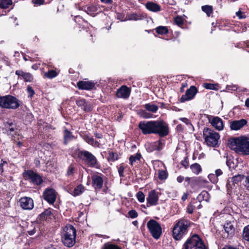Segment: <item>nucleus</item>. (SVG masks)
Segmentation results:
<instances>
[{
	"label": "nucleus",
	"instance_id": "nucleus-38",
	"mask_svg": "<svg viewBox=\"0 0 249 249\" xmlns=\"http://www.w3.org/2000/svg\"><path fill=\"white\" fill-rule=\"evenodd\" d=\"M141 155L140 154L137 153L136 155L131 156L129 158L130 163L133 165L135 162H136L140 160Z\"/></svg>",
	"mask_w": 249,
	"mask_h": 249
},
{
	"label": "nucleus",
	"instance_id": "nucleus-54",
	"mask_svg": "<svg viewBox=\"0 0 249 249\" xmlns=\"http://www.w3.org/2000/svg\"><path fill=\"white\" fill-rule=\"evenodd\" d=\"M226 89L229 91H236L238 89V87L236 85H229Z\"/></svg>",
	"mask_w": 249,
	"mask_h": 249
},
{
	"label": "nucleus",
	"instance_id": "nucleus-55",
	"mask_svg": "<svg viewBox=\"0 0 249 249\" xmlns=\"http://www.w3.org/2000/svg\"><path fill=\"white\" fill-rule=\"evenodd\" d=\"M27 90L28 93V96L30 97H32L35 94V92L31 87L28 86Z\"/></svg>",
	"mask_w": 249,
	"mask_h": 249
},
{
	"label": "nucleus",
	"instance_id": "nucleus-60",
	"mask_svg": "<svg viewBox=\"0 0 249 249\" xmlns=\"http://www.w3.org/2000/svg\"><path fill=\"white\" fill-rule=\"evenodd\" d=\"M223 174V172L222 171V170L220 169H216L215 171V176L216 177V178H217L218 177L221 176V175H222Z\"/></svg>",
	"mask_w": 249,
	"mask_h": 249
},
{
	"label": "nucleus",
	"instance_id": "nucleus-23",
	"mask_svg": "<svg viewBox=\"0 0 249 249\" xmlns=\"http://www.w3.org/2000/svg\"><path fill=\"white\" fill-rule=\"evenodd\" d=\"M146 8L153 12H158L161 10V6L158 3L152 1H148L145 4Z\"/></svg>",
	"mask_w": 249,
	"mask_h": 249
},
{
	"label": "nucleus",
	"instance_id": "nucleus-11",
	"mask_svg": "<svg viewBox=\"0 0 249 249\" xmlns=\"http://www.w3.org/2000/svg\"><path fill=\"white\" fill-rule=\"evenodd\" d=\"M153 123L154 121H141L138 127L143 135L153 134Z\"/></svg>",
	"mask_w": 249,
	"mask_h": 249
},
{
	"label": "nucleus",
	"instance_id": "nucleus-15",
	"mask_svg": "<svg viewBox=\"0 0 249 249\" xmlns=\"http://www.w3.org/2000/svg\"><path fill=\"white\" fill-rule=\"evenodd\" d=\"M197 92V89L195 86H191L189 89H188L185 94L183 95L180 99V102H185L187 101L192 99Z\"/></svg>",
	"mask_w": 249,
	"mask_h": 249
},
{
	"label": "nucleus",
	"instance_id": "nucleus-7",
	"mask_svg": "<svg viewBox=\"0 0 249 249\" xmlns=\"http://www.w3.org/2000/svg\"><path fill=\"white\" fill-rule=\"evenodd\" d=\"M169 133L167 124L162 120L154 121L153 134H158L160 137H164Z\"/></svg>",
	"mask_w": 249,
	"mask_h": 249
},
{
	"label": "nucleus",
	"instance_id": "nucleus-39",
	"mask_svg": "<svg viewBox=\"0 0 249 249\" xmlns=\"http://www.w3.org/2000/svg\"><path fill=\"white\" fill-rule=\"evenodd\" d=\"M202 10L210 17L213 12V7L210 5H204L201 7Z\"/></svg>",
	"mask_w": 249,
	"mask_h": 249
},
{
	"label": "nucleus",
	"instance_id": "nucleus-33",
	"mask_svg": "<svg viewBox=\"0 0 249 249\" xmlns=\"http://www.w3.org/2000/svg\"><path fill=\"white\" fill-rule=\"evenodd\" d=\"M73 138L71 133L67 129H65L64 134V143L67 144L68 142L71 141Z\"/></svg>",
	"mask_w": 249,
	"mask_h": 249
},
{
	"label": "nucleus",
	"instance_id": "nucleus-19",
	"mask_svg": "<svg viewBox=\"0 0 249 249\" xmlns=\"http://www.w3.org/2000/svg\"><path fill=\"white\" fill-rule=\"evenodd\" d=\"M131 89L126 86H122L116 91V96L118 98L127 99L130 94Z\"/></svg>",
	"mask_w": 249,
	"mask_h": 249
},
{
	"label": "nucleus",
	"instance_id": "nucleus-52",
	"mask_svg": "<svg viewBox=\"0 0 249 249\" xmlns=\"http://www.w3.org/2000/svg\"><path fill=\"white\" fill-rule=\"evenodd\" d=\"M74 167L72 165H71L68 168L67 173V175L69 176L73 175L74 172Z\"/></svg>",
	"mask_w": 249,
	"mask_h": 249
},
{
	"label": "nucleus",
	"instance_id": "nucleus-27",
	"mask_svg": "<svg viewBox=\"0 0 249 249\" xmlns=\"http://www.w3.org/2000/svg\"><path fill=\"white\" fill-rule=\"evenodd\" d=\"M210 199V195L206 191H203L200 194L198 195L197 197V199L199 202L205 200L208 201Z\"/></svg>",
	"mask_w": 249,
	"mask_h": 249
},
{
	"label": "nucleus",
	"instance_id": "nucleus-4",
	"mask_svg": "<svg viewBox=\"0 0 249 249\" xmlns=\"http://www.w3.org/2000/svg\"><path fill=\"white\" fill-rule=\"evenodd\" d=\"M183 249H207L201 239L196 234L188 238L183 245Z\"/></svg>",
	"mask_w": 249,
	"mask_h": 249
},
{
	"label": "nucleus",
	"instance_id": "nucleus-18",
	"mask_svg": "<svg viewBox=\"0 0 249 249\" xmlns=\"http://www.w3.org/2000/svg\"><path fill=\"white\" fill-rule=\"evenodd\" d=\"M247 124L246 119H242L239 120H234L230 123V127L232 130H238Z\"/></svg>",
	"mask_w": 249,
	"mask_h": 249
},
{
	"label": "nucleus",
	"instance_id": "nucleus-21",
	"mask_svg": "<svg viewBox=\"0 0 249 249\" xmlns=\"http://www.w3.org/2000/svg\"><path fill=\"white\" fill-rule=\"evenodd\" d=\"M76 104L85 112H89L92 109L91 105L87 102L86 100L84 98H79L76 101Z\"/></svg>",
	"mask_w": 249,
	"mask_h": 249
},
{
	"label": "nucleus",
	"instance_id": "nucleus-24",
	"mask_svg": "<svg viewBox=\"0 0 249 249\" xmlns=\"http://www.w3.org/2000/svg\"><path fill=\"white\" fill-rule=\"evenodd\" d=\"M83 138L84 141L89 144L95 147H99L100 143L98 141H95L93 137L88 135H85L83 136Z\"/></svg>",
	"mask_w": 249,
	"mask_h": 249
},
{
	"label": "nucleus",
	"instance_id": "nucleus-30",
	"mask_svg": "<svg viewBox=\"0 0 249 249\" xmlns=\"http://www.w3.org/2000/svg\"><path fill=\"white\" fill-rule=\"evenodd\" d=\"M190 169L193 173L196 175L199 174L202 171L201 166L197 163L192 164L190 166Z\"/></svg>",
	"mask_w": 249,
	"mask_h": 249
},
{
	"label": "nucleus",
	"instance_id": "nucleus-2",
	"mask_svg": "<svg viewBox=\"0 0 249 249\" xmlns=\"http://www.w3.org/2000/svg\"><path fill=\"white\" fill-rule=\"evenodd\" d=\"M76 230L70 224L67 225L62 232L61 240L63 244L68 247H72L75 243Z\"/></svg>",
	"mask_w": 249,
	"mask_h": 249
},
{
	"label": "nucleus",
	"instance_id": "nucleus-34",
	"mask_svg": "<svg viewBox=\"0 0 249 249\" xmlns=\"http://www.w3.org/2000/svg\"><path fill=\"white\" fill-rule=\"evenodd\" d=\"M85 190V188L82 185H79L76 187L73 191L72 195L74 196H78L83 193Z\"/></svg>",
	"mask_w": 249,
	"mask_h": 249
},
{
	"label": "nucleus",
	"instance_id": "nucleus-53",
	"mask_svg": "<svg viewBox=\"0 0 249 249\" xmlns=\"http://www.w3.org/2000/svg\"><path fill=\"white\" fill-rule=\"evenodd\" d=\"M128 19L129 20H138L140 19V16L136 14H132L129 16Z\"/></svg>",
	"mask_w": 249,
	"mask_h": 249
},
{
	"label": "nucleus",
	"instance_id": "nucleus-8",
	"mask_svg": "<svg viewBox=\"0 0 249 249\" xmlns=\"http://www.w3.org/2000/svg\"><path fill=\"white\" fill-rule=\"evenodd\" d=\"M79 157L90 167H97V160L96 157L88 151H82L79 153Z\"/></svg>",
	"mask_w": 249,
	"mask_h": 249
},
{
	"label": "nucleus",
	"instance_id": "nucleus-31",
	"mask_svg": "<svg viewBox=\"0 0 249 249\" xmlns=\"http://www.w3.org/2000/svg\"><path fill=\"white\" fill-rule=\"evenodd\" d=\"M164 144L163 141L160 140L153 142L152 145L154 150H160L163 148Z\"/></svg>",
	"mask_w": 249,
	"mask_h": 249
},
{
	"label": "nucleus",
	"instance_id": "nucleus-37",
	"mask_svg": "<svg viewBox=\"0 0 249 249\" xmlns=\"http://www.w3.org/2000/svg\"><path fill=\"white\" fill-rule=\"evenodd\" d=\"M12 4L11 0H0V7L2 9H6Z\"/></svg>",
	"mask_w": 249,
	"mask_h": 249
},
{
	"label": "nucleus",
	"instance_id": "nucleus-41",
	"mask_svg": "<svg viewBox=\"0 0 249 249\" xmlns=\"http://www.w3.org/2000/svg\"><path fill=\"white\" fill-rule=\"evenodd\" d=\"M118 159V155L117 153L109 152V155L107 158V160L109 161H114L117 160Z\"/></svg>",
	"mask_w": 249,
	"mask_h": 249
},
{
	"label": "nucleus",
	"instance_id": "nucleus-58",
	"mask_svg": "<svg viewBox=\"0 0 249 249\" xmlns=\"http://www.w3.org/2000/svg\"><path fill=\"white\" fill-rule=\"evenodd\" d=\"M7 162L4 160H1L0 162V173L2 174L3 172V166L7 164Z\"/></svg>",
	"mask_w": 249,
	"mask_h": 249
},
{
	"label": "nucleus",
	"instance_id": "nucleus-32",
	"mask_svg": "<svg viewBox=\"0 0 249 249\" xmlns=\"http://www.w3.org/2000/svg\"><path fill=\"white\" fill-rule=\"evenodd\" d=\"M224 229L225 231L229 235H232L234 231L233 225L231 223H228L224 225Z\"/></svg>",
	"mask_w": 249,
	"mask_h": 249
},
{
	"label": "nucleus",
	"instance_id": "nucleus-40",
	"mask_svg": "<svg viewBox=\"0 0 249 249\" xmlns=\"http://www.w3.org/2000/svg\"><path fill=\"white\" fill-rule=\"evenodd\" d=\"M243 237L245 240L249 241V225L244 227L243 231Z\"/></svg>",
	"mask_w": 249,
	"mask_h": 249
},
{
	"label": "nucleus",
	"instance_id": "nucleus-47",
	"mask_svg": "<svg viewBox=\"0 0 249 249\" xmlns=\"http://www.w3.org/2000/svg\"><path fill=\"white\" fill-rule=\"evenodd\" d=\"M158 176L160 179H165L167 177V173L164 170H160L159 171Z\"/></svg>",
	"mask_w": 249,
	"mask_h": 249
},
{
	"label": "nucleus",
	"instance_id": "nucleus-10",
	"mask_svg": "<svg viewBox=\"0 0 249 249\" xmlns=\"http://www.w3.org/2000/svg\"><path fill=\"white\" fill-rule=\"evenodd\" d=\"M23 177L25 180H29L35 185H39L43 182L41 177L32 170L25 171L23 173Z\"/></svg>",
	"mask_w": 249,
	"mask_h": 249
},
{
	"label": "nucleus",
	"instance_id": "nucleus-22",
	"mask_svg": "<svg viewBox=\"0 0 249 249\" xmlns=\"http://www.w3.org/2000/svg\"><path fill=\"white\" fill-rule=\"evenodd\" d=\"M213 126L218 130H222L224 128V124L222 120L218 117H214L211 121Z\"/></svg>",
	"mask_w": 249,
	"mask_h": 249
},
{
	"label": "nucleus",
	"instance_id": "nucleus-56",
	"mask_svg": "<svg viewBox=\"0 0 249 249\" xmlns=\"http://www.w3.org/2000/svg\"><path fill=\"white\" fill-rule=\"evenodd\" d=\"M129 216L132 218H135L138 216V213L135 210H131L128 213Z\"/></svg>",
	"mask_w": 249,
	"mask_h": 249
},
{
	"label": "nucleus",
	"instance_id": "nucleus-26",
	"mask_svg": "<svg viewBox=\"0 0 249 249\" xmlns=\"http://www.w3.org/2000/svg\"><path fill=\"white\" fill-rule=\"evenodd\" d=\"M226 187L227 193L230 195L232 192H235L237 189L233 182L230 178L227 180Z\"/></svg>",
	"mask_w": 249,
	"mask_h": 249
},
{
	"label": "nucleus",
	"instance_id": "nucleus-1",
	"mask_svg": "<svg viewBox=\"0 0 249 249\" xmlns=\"http://www.w3.org/2000/svg\"><path fill=\"white\" fill-rule=\"evenodd\" d=\"M229 147L236 152H242L249 155V137L233 138L229 140Z\"/></svg>",
	"mask_w": 249,
	"mask_h": 249
},
{
	"label": "nucleus",
	"instance_id": "nucleus-43",
	"mask_svg": "<svg viewBox=\"0 0 249 249\" xmlns=\"http://www.w3.org/2000/svg\"><path fill=\"white\" fill-rule=\"evenodd\" d=\"M45 75L46 77L52 79L56 77L57 75V73L55 71L51 70L45 73Z\"/></svg>",
	"mask_w": 249,
	"mask_h": 249
},
{
	"label": "nucleus",
	"instance_id": "nucleus-17",
	"mask_svg": "<svg viewBox=\"0 0 249 249\" xmlns=\"http://www.w3.org/2000/svg\"><path fill=\"white\" fill-rule=\"evenodd\" d=\"M21 207L24 210H32L34 208L33 200L29 197H23L19 200Z\"/></svg>",
	"mask_w": 249,
	"mask_h": 249
},
{
	"label": "nucleus",
	"instance_id": "nucleus-46",
	"mask_svg": "<svg viewBox=\"0 0 249 249\" xmlns=\"http://www.w3.org/2000/svg\"><path fill=\"white\" fill-rule=\"evenodd\" d=\"M136 196L139 202L142 203L144 201L145 196L142 191H139L136 194Z\"/></svg>",
	"mask_w": 249,
	"mask_h": 249
},
{
	"label": "nucleus",
	"instance_id": "nucleus-42",
	"mask_svg": "<svg viewBox=\"0 0 249 249\" xmlns=\"http://www.w3.org/2000/svg\"><path fill=\"white\" fill-rule=\"evenodd\" d=\"M104 249H121L120 247L117 245L111 244L110 243H107L104 244Z\"/></svg>",
	"mask_w": 249,
	"mask_h": 249
},
{
	"label": "nucleus",
	"instance_id": "nucleus-35",
	"mask_svg": "<svg viewBox=\"0 0 249 249\" xmlns=\"http://www.w3.org/2000/svg\"><path fill=\"white\" fill-rule=\"evenodd\" d=\"M53 210L52 209L49 208L48 209H46L43 212L39 214V216L40 219L42 220H45L47 218V217L51 215Z\"/></svg>",
	"mask_w": 249,
	"mask_h": 249
},
{
	"label": "nucleus",
	"instance_id": "nucleus-13",
	"mask_svg": "<svg viewBox=\"0 0 249 249\" xmlns=\"http://www.w3.org/2000/svg\"><path fill=\"white\" fill-rule=\"evenodd\" d=\"M43 197L49 203L52 204L56 200V192L53 189H47L43 193Z\"/></svg>",
	"mask_w": 249,
	"mask_h": 249
},
{
	"label": "nucleus",
	"instance_id": "nucleus-62",
	"mask_svg": "<svg viewBox=\"0 0 249 249\" xmlns=\"http://www.w3.org/2000/svg\"><path fill=\"white\" fill-rule=\"evenodd\" d=\"M236 16L239 18V19H243L246 18L245 16L242 15V12L239 11L236 13Z\"/></svg>",
	"mask_w": 249,
	"mask_h": 249
},
{
	"label": "nucleus",
	"instance_id": "nucleus-48",
	"mask_svg": "<svg viewBox=\"0 0 249 249\" xmlns=\"http://www.w3.org/2000/svg\"><path fill=\"white\" fill-rule=\"evenodd\" d=\"M23 78L25 81L31 82L33 80V76L31 73L25 72Z\"/></svg>",
	"mask_w": 249,
	"mask_h": 249
},
{
	"label": "nucleus",
	"instance_id": "nucleus-49",
	"mask_svg": "<svg viewBox=\"0 0 249 249\" xmlns=\"http://www.w3.org/2000/svg\"><path fill=\"white\" fill-rule=\"evenodd\" d=\"M198 178H191L189 177H186L185 178V181L188 182V184H190L191 182H196L198 180Z\"/></svg>",
	"mask_w": 249,
	"mask_h": 249
},
{
	"label": "nucleus",
	"instance_id": "nucleus-63",
	"mask_svg": "<svg viewBox=\"0 0 249 249\" xmlns=\"http://www.w3.org/2000/svg\"><path fill=\"white\" fill-rule=\"evenodd\" d=\"M143 117L144 118H150L152 117V115L150 113L144 112L143 113Z\"/></svg>",
	"mask_w": 249,
	"mask_h": 249
},
{
	"label": "nucleus",
	"instance_id": "nucleus-12",
	"mask_svg": "<svg viewBox=\"0 0 249 249\" xmlns=\"http://www.w3.org/2000/svg\"><path fill=\"white\" fill-rule=\"evenodd\" d=\"M159 198V193L155 190H153L149 192L148 196L146 197L147 206H155L157 205Z\"/></svg>",
	"mask_w": 249,
	"mask_h": 249
},
{
	"label": "nucleus",
	"instance_id": "nucleus-29",
	"mask_svg": "<svg viewBox=\"0 0 249 249\" xmlns=\"http://www.w3.org/2000/svg\"><path fill=\"white\" fill-rule=\"evenodd\" d=\"M144 107L147 110L153 113L156 112L159 108L158 106L151 103L146 104L144 105Z\"/></svg>",
	"mask_w": 249,
	"mask_h": 249
},
{
	"label": "nucleus",
	"instance_id": "nucleus-14",
	"mask_svg": "<svg viewBox=\"0 0 249 249\" xmlns=\"http://www.w3.org/2000/svg\"><path fill=\"white\" fill-rule=\"evenodd\" d=\"M104 7L99 4H91L85 10V12L89 15L95 17L99 13L102 12Z\"/></svg>",
	"mask_w": 249,
	"mask_h": 249
},
{
	"label": "nucleus",
	"instance_id": "nucleus-61",
	"mask_svg": "<svg viewBox=\"0 0 249 249\" xmlns=\"http://www.w3.org/2000/svg\"><path fill=\"white\" fill-rule=\"evenodd\" d=\"M25 73V72L21 70H18L16 71V74L18 75V76H21L22 78L23 77V75Z\"/></svg>",
	"mask_w": 249,
	"mask_h": 249
},
{
	"label": "nucleus",
	"instance_id": "nucleus-59",
	"mask_svg": "<svg viewBox=\"0 0 249 249\" xmlns=\"http://www.w3.org/2000/svg\"><path fill=\"white\" fill-rule=\"evenodd\" d=\"M179 120L183 122V123H185L187 125H190L191 126H192L190 122V121L188 119L186 118H180Z\"/></svg>",
	"mask_w": 249,
	"mask_h": 249
},
{
	"label": "nucleus",
	"instance_id": "nucleus-64",
	"mask_svg": "<svg viewBox=\"0 0 249 249\" xmlns=\"http://www.w3.org/2000/svg\"><path fill=\"white\" fill-rule=\"evenodd\" d=\"M245 185L247 189L249 191V176L246 177Z\"/></svg>",
	"mask_w": 249,
	"mask_h": 249
},
{
	"label": "nucleus",
	"instance_id": "nucleus-9",
	"mask_svg": "<svg viewBox=\"0 0 249 249\" xmlns=\"http://www.w3.org/2000/svg\"><path fill=\"white\" fill-rule=\"evenodd\" d=\"M147 227L153 237L155 239H158L162 233L160 224L154 220H150L147 222Z\"/></svg>",
	"mask_w": 249,
	"mask_h": 249
},
{
	"label": "nucleus",
	"instance_id": "nucleus-6",
	"mask_svg": "<svg viewBox=\"0 0 249 249\" xmlns=\"http://www.w3.org/2000/svg\"><path fill=\"white\" fill-rule=\"evenodd\" d=\"M0 106L7 109H16L19 106V101L12 95L0 97Z\"/></svg>",
	"mask_w": 249,
	"mask_h": 249
},
{
	"label": "nucleus",
	"instance_id": "nucleus-50",
	"mask_svg": "<svg viewBox=\"0 0 249 249\" xmlns=\"http://www.w3.org/2000/svg\"><path fill=\"white\" fill-rule=\"evenodd\" d=\"M195 206L193 204L190 203L186 208L187 212L190 214H192L194 212V209Z\"/></svg>",
	"mask_w": 249,
	"mask_h": 249
},
{
	"label": "nucleus",
	"instance_id": "nucleus-5",
	"mask_svg": "<svg viewBox=\"0 0 249 249\" xmlns=\"http://www.w3.org/2000/svg\"><path fill=\"white\" fill-rule=\"evenodd\" d=\"M203 137L207 145L214 147L218 143L220 136L218 133L206 127L203 130Z\"/></svg>",
	"mask_w": 249,
	"mask_h": 249
},
{
	"label": "nucleus",
	"instance_id": "nucleus-44",
	"mask_svg": "<svg viewBox=\"0 0 249 249\" xmlns=\"http://www.w3.org/2000/svg\"><path fill=\"white\" fill-rule=\"evenodd\" d=\"M218 87L217 84H213L211 83H206L204 84V87L206 89H213V90H217Z\"/></svg>",
	"mask_w": 249,
	"mask_h": 249
},
{
	"label": "nucleus",
	"instance_id": "nucleus-3",
	"mask_svg": "<svg viewBox=\"0 0 249 249\" xmlns=\"http://www.w3.org/2000/svg\"><path fill=\"white\" fill-rule=\"evenodd\" d=\"M190 222L185 219L179 220L173 229V236L177 240H180L188 232Z\"/></svg>",
	"mask_w": 249,
	"mask_h": 249
},
{
	"label": "nucleus",
	"instance_id": "nucleus-51",
	"mask_svg": "<svg viewBox=\"0 0 249 249\" xmlns=\"http://www.w3.org/2000/svg\"><path fill=\"white\" fill-rule=\"evenodd\" d=\"M208 178L213 183H215L217 181V178L213 174H211L208 175Z\"/></svg>",
	"mask_w": 249,
	"mask_h": 249
},
{
	"label": "nucleus",
	"instance_id": "nucleus-25",
	"mask_svg": "<svg viewBox=\"0 0 249 249\" xmlns=\"http://www.w3.org/2000/svg\"><path fill=\"white\" fill-rule=\"evenodd\" d=\"M15 127L16 125L12 121H8L5 123L4 129L9 134H13V133L15 132Z\"/></svg>",
	"mask_w": 249,
	"mask_h": 249
},
{
	"label": "nucleus",
	"instance_id": "nucleus-28",
	"mask_svg": "<svg viewBox=\"0 0 249 249\" xmlns=\"http://www.w3.org/2000/svg\"><path fill=\"white\" fill-rule=\"evenodd\" d=\"M244 176L242 175H237L236 176H233L231 178H230L232 181L233 182L236 188H237L242 180V179L244 178Z\"/></svg>",
	"mask_w": 249,
	"mask_h": 249
},
{
	"label": "nucleus",
	"instance_id": "nucleus-36",
	"mask_svg": "<svg viewBox=\"0 0 249 249\" xmlns=\"http://www.w3.org/2000/svg\"><path fill=\"white\" fill-rule=\"evenodd\" d=\"M156 33L159 35H166L168 33V30L166 26H160L155 29Z\"/></svg>",
	"mask_w": 249,
	"mask_h": 249
},
{
	"label": "nucleus",
	"instance_id": "nucleus-57",
	"mask_svg": "<svg viewBox=\"0 0 249 249\" xmlns=\"http://www.w3.org/2000/svg\"><path fill=\"white\" fill-rule=\"evenodd\" d=\"M124 167L123 165H121L118 168V171L119 173V174L121 177H124Z\"/></svg>",
	"mask_w": 249,
	"mask_h": 249
},
{
	"label": "nucleus",
	"instance_id": "nucleus-45",
	"mask_svg": "<svg viewBox=\"0 0 249 249\" xmlns=\"http://www.w3.org/2000/svg\"><path fill=\"white\" fill-rule=\"evenodd\" d=\"M174 23L178 26H181L184 23L183 18L181 17L178 16L174 18Z\"/></svg>",
	"mask_w": 249,
	"mask_h": 249
},
{
	"label": "nucleus",
	"instance_id": "nucleus-20",
	"mask_svg": "<svg viewBox=\"0 0 249 249\" xmlns=\"http://www.w3.org/2000/svg\"><path fill=\"white\" fill-rule=\"evenodd\" d=\"M92 185L95 190L101 189L103 187V179L101 176L93 175L91 176Z\"/></svg>",
	"mask_w": 249,
	"mask_h": 249
},
{
	"label": "nucleus",
	"instance_id": "nucleus-16",
	"mask_svg": "<svg viewBox=\"0 0 249 249\" xmlns=\"http://www.w3.org/2000/svg\"><path fill=\"white\" fill-rule=\"evenodd\" d=\"M96 83L91 81H80L77 82V86L79 89L90 90L95 88Z\"/></svg>",
	"mask_w": 249,
	"mask_h": 249
}]
</instances>
